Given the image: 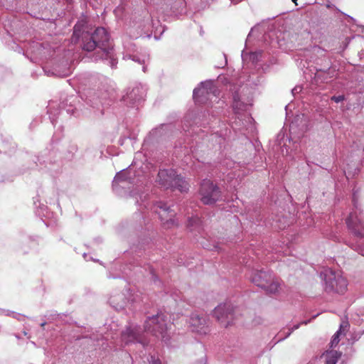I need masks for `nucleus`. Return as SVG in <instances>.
Returning a JSON list of instances; mask_svg holds the SVG:
<instances>
[{"label": "nucleus", "instance_id": "nucleus-1", "mask_svg": "<svg viewBox=\"0 0 364 364\" xmlns=\"http://www.w3.org/2000/svg\"><path fill=\"white\" fill-rule=\"evenodd\" d=\"M96 48L100 49L101 58H112V48L109 46V36L104 28H97L92 34L83 33L82 48L87 51H92Z\"/></svg>", "mask_w": 364, "mask_h": 364}, {"label": "nucleus", "instance_id": "nucleus-2", "mask_svg": "<svg viewBox=\"0 0 364 364\" xmlns=\"http://www.w3.org/2000/svg\"><path fill=\"white\" fill-rule=\"evenodd\" d=\"M158 183L164 188L178 189L181 192L186 191L188 183L183 178L176 174L173 169L160 170L158 173Z\"/></svg>", "mask_w": 364, "mask_h": 364}, {"label": "nucleus", "instance_id": "nucleus-3", "mask_svg": "<svg viewBox=\"0 0 364 364\" xmlns=\"http://www.w3.org/2000/svg\"><path fill=\"white\" fill-rule=\"evenodd\" d=\"M144 329L156 338L164 339L168 329L166 316L164 314H158L149 317L145 321Z\"/></svg>", "mask_w": 364, "mask_h": 364}, {"label": "nucleus", "instance_id": "nucleus-4", "mask_svg": "<svg viewBox=\"0 0 364 364\" xmlns=\"http://www.w3.org/2000/svg\"><path fill=\"white\" fill-rule=\"evenodd\" d=\"M199 194L201 202L205 205L214 204L221 198L220 188L210 180L203 181Z\"/></svg>", "mask_w": 364, "mask_h": 364}, {"label": "nucleus", "instance_id": "nucleus-5", "mask_svg": "<svg viewBox=\"0 0 364 364\" xmlns=\"http://www.w3.org/2000/svg\"><path fill=\"white\" fill-rule=\"evenodd\" d=\"M235 308L228 303L218 305L213 311V316L221 326L224 328H227L233 323L235 318Z\"/></svg>", "mask_w": 364, "mask_h": 364}, {"label": "nucleus", "instance_id": "nucleus-6", "mask_svg": "<svg viewBox=\"0 0 364 364\" xmlns=\"http://www.w3.org/2000/svg\"><path fill=\"white\" fill-rule=\"evenodd\" d=\"M326 289L338 294H344L348 287V281L339 272L332 270L328 271L325 274Z\"/></svg>", "mask_w": 364, "mask_h": 364}, {"label": "nucleus", "instance_id": "nucleus-7", "mask_svg": "<svg viewBox=\"0 0 364 364\" xmlns=\"http://www.w3.org/2000/svg\"><path fill=\"white\" fill-rule=\"evenodd\" d=\"M154 211L159 215L163 226L165 228H171L178 225L174 219L176 213L163 202H156L154 205Z\"/></svg>", "mask_w": 364, "mask_h": 364}, {"label": "nucleus", "instance_id": "nucleus-8", "mask_svg": "<svg viewBox=\"0 0 364 364\" xmlns=\"http://www.w3.org/2000/svg\"><path fill=\"white\" fill-rule=\"evenodd\" d=\"M352 232L357 237H364V222L355 213H351L346 220Z\"/></svg>", "mask_w": 364, "mask_h": 364}, {"label": "nucleus", "instance_id": "nucleus-9", "mask_svg": "<svg viewBox=\"0 0 364 364\" xmlns=\"http://www.w3.org/2000/svg\"><path fill=\"white\" fill-rule=\"evenodd\" d=\"M215 88L210 82H203L193 90V98L200 103H204L209 99L210 94H214Z\"/></svg>", "mask_w": 364, "mask_h": 364}, {"label": "nucleus", "instance_id": "nucleus-10", "mask_svg": "<svg viewBox=\"0 0 364 364\" xmlns=\"http://www.w3.org/2000/svg\"><path fill=\"white\" fill-rule=\"evenodd\" d=\"M121 339L125 345L136 342L141 343L143 346L146 344L142 335L139 333V329L136 328H127L122 333Z\"/></svg>", "mask_w": 364, "mask_h": 364}, {"label": "nucleus", "instance_id": "nucleus-11", "mask_svg": "<svg viewBox=\"0 0 364 364\" xmlns=\"http://www.w3.org/2000/svg\"><path fill=\"white\" fill-rule=\"evenodd\" d=\"M191 326L193 331L200 333H207L208 332V319L206 316H200L198 314H192L190 319Z\"/></svg>", "mask_w": 364, "mask_h": 364}, {"label": "nucleus", "instance_id": "nucleus-12", "mask_svg": "<svg viewBox=\"0 0 364 364\" xmlns=\"http://www.w3.org/2000/svg\"><path fill=\"white\" fill-rule=\"evenodd\" d=\"M272 274L268 272L256 271L252 274L251 277L252 282L259 287L263 289L269 282Z\"/></svg>", "mask_w": 364, "mask_h": 364}, {"label": "nucleus", "instance_id": "nucleus-13", "mask_svg": "<svg viewBox=\"0 0 364 364\" xmlns=\"http://www.w3.org/2000/svg\"><path fill=\"white\" fill-rule=\"evenodd\" d=\"M341 355V353L336 350L326 351L320 357V360L326 364H336Z\"/></svg>", "mask_w": 364, "mask_h": 364}, {"label": "nucleus", "instance_id": "nucleus-14", "mask_svg": "<svg viewBox=\"0 0 364 364\" xmlns=\"http://www.w3.org/2000/svg\"><path fill=\"white\" fill-rule=\"evenodd\" d=\"M281 289L280 280L272 276L269 282H267V286L263 287L268 294H275L279 291Z\"/></svg>", "mask_w": 364, "mask_h": 364}, {"label": "nucleus", "instance_id": "nucleus-15", "mask_svg": "<svg viewBox=\"0 0 364 364\" xmlns=\"http://www.w3.org/2000/svg\"><path fill=\"white\" fill-rule=\"evenodd\" d=\"M187 226L191 232H200L202 230V221L197 216L191 217L188 220Z\"/></svg>", "mask_w": 364, "mask_h": 364}, {"label": "nucleus", "instance_id": "nucleus-16", "mask_svg": "<svg viewBox=\"0 0 364 364\" xmlns=\"http://www.w3.org/2000/svg\"><path fill=\"white\" fill-rule=\"evenodd\" d=\"M340 334H341V330L340 331H338L333 336V338L331 341V347H334L338 345V343H339V336H340Z\"/></svg>", "mask_w": 364, "mask_h": 364}, {"label": "nucleus", "instance_id": "nucleus-17", "mask_svg": "<svg viewBox=\"0 0 364 364\" xmlns=\"http://www.w3.org/2000/svg\"><path fill=\"white\" fill-rule=\"evenodd\" d=\"M233 107L234 108H237L238 107V104H239V101H240V98H239V96H238V94L237 93H235L233 95Z\"/></svg>", "mask_w": 364, "mask_h": 364}, {"label": "nucleus", "instance_id": "nucleus-18", "mask_svg": "<svg viewBox=\"0 0 364 364\" xmlns=\"http://www.w3.org/2000/svg\"><path fill=\"white\" fill-rule=\"evenodd\" d=\"M331 100L334 101L336 103H338V102L344 100V96L343 95L333 96L331 97Z\"/></svg>", "mask_w": 364, "mask_h": 364}, {"label": "nucleus", "instance_id": "nucleus-19", "mask_svg": "<svg viewBox=\"0 0 364 364\" xmlns=\"http://www.w3.org/2000/svg\"><path fill=\"white\" fill-rule=\"evenodd\" d=\"M147 360L149 362V363H151V364H161V361L159 360V358H155L154 356H151V360H149L148 358H147ZM144 364H146L144 363Z\"/></svg>", "mask_w": 364, "mask_h": 364}, {"label": "nucleus", "instance_id": "nucleus-20", "mask_svg": "<svg viewBox=\"0 0 364 364\" xmlns=\"http://www.w3.org/2000/svg\"><path fill=\"white\" fill-rule=\"evenodd\" d=\"M139 88H136V89H133L132 91L128 95V97L129 98H131V99H134V100H137L136 97H134V95L137 92H139Z\"/></svg>", "mask_w": 364, "mask_h": 364}, {"label": "nucleus", "instance_id": "nucleus-21", "mask_svg": "<svg viewBox=\"0 0 364 364\" xmlns=\"http://www.w3.org/2000/svg\"><path fill=\"white\" fill-rule=\"evenodd\" d=\"M299 324L295 325V326L293 327L292 331H294V330H295V329L299 328Z\"/></svg>", "mask_w": 364, "mask_h": 364}, {"label": "nucleus", "instance_id": "nucleus-22", "mask_svg": "<svg viewBox=\"0 0 364 364\" xmlns=\"http://www.w3.org/2000/svg\"><path fill=\"white\" fill-rule=\"evenodd\" d=\"M296 5H297V0H291Z\"/></svg>", "mask_w": 364, "mask_h": 364}, {"label": "nucleus", "instance_id": "nucleus-23", "mask_svg": "<svg viewBox=\"0 0 364 364\" xmlns=\"http://www.w3.org/2000/svg\"><path fill=\"white\" fill-rule=\"evenodd\" d=\"M67 2H70L72 0H65Z\"/></svg>", "mask_w": 364, "mask_h": 364}, {"label": "nucleus", "instance_id": "nucleus-24", "mask_svg": "<svg viewBox=\"0 0 364 364\" xmlns=\"http://www.w3.org/2000/svg\"><path fill=\"white\" fill-rule=\"evenodd\" d=\"M113 60H114L112 58V65L114 64Z\"/></svg>", "mask_w": 364, "mask_h": 364}, {"label": "nucleus", "instance_id": "nucleus-25", "mask_svg": "<svg viewBox=\"0 0 364 364\" xmlns=\"http://www.w3.org/2000/svg\"><path fill=\"white\" fill-rule=\"evenodd\" d=\"M75 33H76V30L75 29V31H74V34H75Z\"/></svg>", "mask_w": 364, "mask_h": 364}]
</instances>
